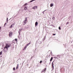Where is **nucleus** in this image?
Returning <instances> with one entry per match:
<instances>
[{"label":"nucleus","instance_id":"nucleus-13","mask_svg":"<svg viewBox=\"0 0 73 73\" xmlns=\"http://www.w3.org/2000/svg\"><path fill=\"white\" fill-rule=\"evenodd\" d=\"M24 9H25V10H27V8L26 7H25Z\"/></svg>","mask_w":73,"mask_h":73},{"label":"nucleus","instance_id":"nucleus-10","mask_svg":"<svg viewBox=\"0 0 73 73\" xmlns=\"http://www.w3.org/2000/svg\"><path fill=\"white\" fill-rule=\"evenodd\" d=\"M50 6L51 7H52V6H53V3H51L50 5Z\"/></svg>","mask_w":73,"mask_h":73},{"label":"nucleus","instance_id":"nucleus-16","mask_svg":"<svg viewBox=\"0 0 73 73\" xmlns=\"http://www.w3.org/2000/svg\"><path fill=\"white\" fill-rule=\"evenodd\" d=\"M17 38H16L15 39V41H16V42H17Z\"/></svg>","mask_w":73,"mask_h":73},{"label":"nucleus","instance_id":"nucleus-6","mask_svg":"<svg viewBox=\"0 0 73 73\" xmlns=\"http://www.w3.org/2000/svg\"><path fill=\"white\" fill-rule=\"evenodd\" d=\"M33 9H37V6H34L33 8Z\"/></svg>","mask_w":73,"mask_h":73},{"label":"nucleus","instance_id":"nucleus-22","mask_svg":"<svg viewBox=\"0 0 73 73\" xmlns=\"http://www.w3.org/2000/svg\"><path fill=\"white\" fill-rule=\"evenodd\" d=\"M52 35L54 36L55 35H56V34H53Z\"/></svg>","mask_w":73,"mask_h":73},{"label":"nucleus","instance_id":"nucleus-31","mask_svg":"<svg viewBox=\"0 0 73 73\" xmlns=\"http://www.w3.org/2000/svg\"><path fill=\"white\" fill-rule=\"evenodd\" d=\"M13 41H14V40H13Z\"/></svg>","mask_w":73,"mask_h":73},{"label":"nucleus","instance_id":"nucleus-23","mask_svg":"<svg viewBox=\"0 0 73 73\" xmlns=\"http://www.w3.org/2000/svg\"><path fill=\"white\" fill-rule=\"evenodd\" d=\"M69 24V23L68 22H67L66 23V25H67V24Z\"/></svg>","mask_w":73,"mask_h":73},{"label":"nucleus","instance_id":"nucleus-2","mask_svg":"<svg viewBox=\"0 0 73 73\" xmlns=\"http://www.w3.org/2000/svg\"><path fill=\"white\" fill-rule=\"evenodd\" d=\"M9 46H9V45H8V44H6V45L4 48V49H5V48H6V49H8V48H9Z\"/></svg>","mask_w":73,"mask_h":73},{"label":"nucleus","instance_id":"nucleus-18","mask_svg":"<svg viewBox=\"0 0 73 73\" xmlns=\"http://www.w3.org/2000/svg\"><path fill=\"white\" fill-rule=\"evenodd\" d=\"M42 61H40V64H41V63H42Z\"/></svg>","mask_w":73,"mask_h":73},{"label":"nucleus","instance_id":"nucleus-24","mask_svg":"<svg viewBox=\"0 0 73 73\" xmlns=\"http://www.w3.org/2000/svg\"><path fill=\"white\" fill-rule=\"evenodd\" d=\"M33 1V0H32V1H30V2H32V1Z\"/></svg>","mask_w":73,"mask_h":73},{"label":"nucleus","instance_id":"nucleus-1","mask_svg":"<svg viewBox=\"0 0 73 73\" xmlns=\"http://www.w3.org/2000/svg\"><path fill=\"white\" fill-rule=\"evenodd\" d=\"M27 17L25 18V20L23 21V25H25L27 23Z\"/></svg>","mask_w":73,"mask_h":73},{"label":"nucleus","instance_id":"nucleus-21","mask_svg":"<svg viewBox=\"0 0 73 73\" xmlns=\"http://www.w3.org/2000/svg\"><path fill=\"white\" fill-rule=\"evenodd\" d=\"M52 19H53V20H54V17H52Z\"/></svg>","mask_w":73,"mask_h":73},{"label":"nucleus","instance_id":"nucleus-25","mask_svg":"<svg viewBox=\"0 0 73 73\" xmlns=\"http://www.w3.org/2000/svg\"><path fill=\"white\" fill-rule=\"evenodd\" d=\"M1 27H0V30H1Z\"/></svg>","mask_w":73,"mask_h":73},{"label":"nucleus","instance_id":"nucleus-30","mask_svg":"<svg viewBox=\"0 0 73 73\" xmlns=\"http://www.w3.org/2000/svg\"><path fill=\"white\" fill-rule=\"evenodd\" d=\"M56 58H57V57H56Z\"/></svg>","mask_w":73,"mask_h":73},{"label":"nucleus","instance_id":"nucleus-28","mask_svg":"<svg viewBox=\"0 0 73 73\" xmlns=\"http://www.w3.org/2000/svg\"><path fill=\"white\" fill-rule=\"evenodd\" d=\"M7 23H5V25H5Z\"/></svg>","mask_w":73,"mask_h":73},{"label":"nucleus","instance_id":"nucleus-19","mask_svg":"<svg viewBox=\"0 0 73 73\" xmlns=\"http://www.w3.org/2000/svg\"><path fill=\"white\" fill-rule=\"evenodd\" d=\"M58 29H59V30H61V27H59Z\"/></svg>","mask_w":73,"mask_h":73},{"label":"nucleus","instance_id":"nucleus-15","mask_svg":"<svg viewBox=\"0 0 73 73\" xmlns=\"http://www.w3.org/2000/svg\"><path fill=\"white\" fill-rule=\"evenodd\" d=\"M13 27H12V25H11V26H10L9 28H12Z\"/></svg>","mask_w":73,"mask_h":73},{"label":"nucleus","instance_id":"nucleus-20","mask_svg":"<svg viewBox=\"0 0 73 73\" xmlns=\"http://www.w3.org/2000/svg\"><path fill=\"white\" fill-rule=\"evenodd\" d=\"M13 70H15V68H13Z\"/></svg>","mask_w":73,"mask_h":73},{"label":"nucleus","instance_id":"nucleus-8","mask_svg":"<svg viewBox=\"0 0 73 73\" xmlns=\"http://www.w3.org/2000/svg\"><path fill=\"white\" fill-rule=\"evenodd\" d=\"M27 45H26L25 46V47L23 49V50H25V49H26V48H27Z\"/></svg>","mask_w":73,"mask_h":73},{"label":"nucleus","instance_id":"nucleus-4","mask_svg":"<svg viewBox=\"0 0 73 73\" xmlns=\"http://www.w3.org/2000/svg\"><path fill=\"white\" fill-rule=\"evenodd\" d=\"M54 61H53L52 64V66L53 69H54Z\"/></svg>","mask_w":73,"mask_h":73},{"label":"nucleus","instance_id":"nucleus-27","mask_svg":"<svg viewBox=\"0 0 73 73\" xmlns=\"http://www.w3.org/2000/svg\"><path fill=\"white\" fill-rule=\"evenodd\" d=\"M27 5V4H25V6Z\"/></svg>","mask_w":73,"mask_h":73},{"label":"nucleus","instance_id":"nucleus-17","mask_svg":"<svg viewBox=\"0 0 73 73\" xmlns=\"http://www.w3.org/2000/svg\"><path fill=\"white\" fill-rule=\"evenodd\" d=\"M31 44V43L30 42L28 44H27V45L28 46V45H29V44Z\"/></svg>","mask_w":73,"mask_h":73},{"label":"nucleus","instance_id":"nucleus-7","mask_svg":"<svg viewBox=\"0 0 73 73\" xmlns=\"http://www.w3.org/2000/svg\"><path fill=\"white\" fill-rule=\"evenodd\" d=\"M38 25V22H36L35 23V26H37Z\"/></svg>","mask_w":73,"mask_h":73},{"label":"nucleus","instance_id":"nucleus-9","mask_svg":"<svg viewBox=\"0 0 73 73\" xmlns=\"http://www.w3.org/2000/svg\"><path fill=\"white\" fill-rule=\"evenodd\" d=\"M57 57H58V58H60L61 57V56L59 55H57Z\"/></svg>","mask_w":73,"mask_h":73},{"label":"nucleus","instance_id":"nucleus-5","mask_svg":"<svg viewBox=\"0 0 73 73\" xmlns=\"http://www.w3.org/2000/svg\"><path fill=\"white\" fill-rule=\"evenodd\" d=\"M46 68H44V69H43V70H42L41 72H46Z\"/></svg>","mask_w":73,"mask_h":73},{"label":"nucleus","instance_id":"nucleus-12","mask_svg":"<svg viewBox=\"0 0 73 73\" xmlns=\"http://www.w3.org/2000/svg\"><path fill=\"white\" fill-rule=\"evenodd\" d=\"M52 60H53V57H51V59H50V61H52Z\"/></svg>","mask_w":73,"mask_h":73},{"label":"nucleus","instance_id":"nucleus-26","mask_svg":"<svg viewBox=\"0 0 73 73\" xmlns=\"http://www.w3.org/2000/svg\"><path fill=\"white\" fill-rule=\"evenodd\" d=\"M7 22H8V18H7Z\"/></svg>","mask_w":73,"mask_h":73},{"label":"nucleus","instance_id":"nucleus-3","mask_svg":"<svg viewBox=\"0 0 73 73\" xmlns=\"http://www.w3.org/2000/svg\"><path fill=\"white\" fill-rule=\"evenodd\" d=\"M12 35H13V33L11 31L9 33V37H11L12 36Z\"/></svg>","mask_w":73,"mask_h":73},{"label":"nucleus","instance_id":"nucleus-29","mask_svg":"<svg viewBox=\"0 0 73 73\" xmlns=\"http://www.w3.org/2000/svg\"><path fill=\"white\" fill-rule=\"evenodd\" d=\"M35 0H33V1H35Z\"/></svg>","mask_w":73,"mask_h":73},{"label":"nucleus","instance_id":"nucleus-11","mask_svg":"<svg viewBox=\"0 0 73 73\" xmlns=\"http://www.w3.org/2000/svg\"><path fill=\"white\" fill-rule=\"evenodd\" d=\"M19 64H18L17 66L16 67V69H17L18 68H19Z\"/></svg>","mask_w":73,"mask_h":73},{"label":"nucleus","instance_id":"nucleus-14","mask_svg":"<svg viewBox=\"0 0 73 73\" xmlns=\"http://www.w3.org/2000/svg\"><path fill=\"white\" fill-rule=\"evenodd\" d=\"M3 53V52L2 51H1L0 52V55H1V54H2V53Z\"/></svg>","mask_w":73,"mask_h":73}]
</instances>
